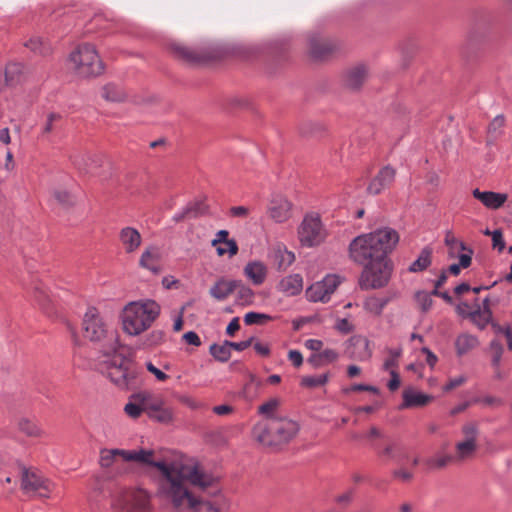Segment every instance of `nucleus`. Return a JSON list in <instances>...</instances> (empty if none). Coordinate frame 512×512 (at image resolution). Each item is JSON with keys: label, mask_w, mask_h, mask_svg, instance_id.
I'll return each mask as SVG.
<instances>
[{"label": "nucleus", "mask_w": 512, "mask_h": 512, "mask_svg": "<svg viewBox=\"0 0 512 512\" xmlns=\"http://www.w3.org/2000/svg\"><path fill=\"white\" fill-rule=\"evenodd\" d=\"M175 512H220L225 498L217 479L192 460L162 449V482Z\"/></svg>", "instance_id": "f257e3e1"}, {"label": "nucleus", "mask_w": 512, "mask_h": 512, "mask_svg": "<svg viewBox=\"0 0 512 512\" xmlns=\"http://www.w3.org/2000/svg\"><path fill=\"white\" fill-rule=\"evenodd\" d=\"M84 336L99 344L101 357L98 370L121 389H134L139 381V370L132 359L130 348L119 345L117 332L110 329L91 307L83 318Z\"/></svg>", "instance_id": "f03ea898"}, {"label": "nucleus", "mask_w": 512, "mask_h": 512, "mask_svg": "<svg viewBox=\"0 0 512 512\" xmlns=\"http://www.w3.org/2000/svg\"><path fill=\"white\" fill-rule=\"evenodd\" d=\"M398 241L396 230L388 227L378 229L354 238L349 245V256L354 262L366 265L386 258Z\"/></svg>", "instance_id": "7ed1b4c3"}, {"label": "nucleus", "mask_w": 512, "mask_h": 512, "mask_svg": "<svg viewBox=\"0 0 512 512\" xmlns=\"http://www.w3.org/2000/svg\"><path fill=\"white\" fill-rule=\"evenodd\" d=\"M300 430L297 421L283 415L258 422L252 430L254 439L265 447H280L292 441Z\"/></svg>", "instance_id": "20e7f679"}, {"label": "nucleus", "mask_w": 512, "mask_h": 512, "mask_svg": "<svg viewBox=\"0 0 512 512\" xmlns=\"http://www.w3.org/2000/svg\"><path fill=\"white\" fill-rule=\"evenodd\" d=\"M159 314V305L153 300L130 302L122 313L121 321L124 332L136 336L148 329Z\"/></svg>", "instance_id": "39448f33"}, {"label": "nucleus", "mask_w": 512, "mask_h": 512, "mask_svg": "<svg viewBox=\"0 0 512 512\" xmlns=\"http://www.w3.org/2000/svg\"><path fill=\"white\" fill-rule=\"evenodd\" d=\"M111 508L115 512H151V495L144 489L117 486L110 493Z\"/></svg>", "instance_id": "423d86ee"}, {"label": "nucleus", "mask_w": 512, "mask_h": 512, "mask_svg": "<svg viewBox=\"0 0 512 512\" xmlns=\"http://www.w3.org/2000/svg\"><path fill=\"white\" fill-rule=\"evenodd\" d=\"M70 63L75 73L83 78L99 76L104 65L94 45L83 43L70 54Z\"/></svg>", "instance_id": "0eeeda50"}, {"label": "nucleus", "mask_w": 512, "mask_h": 512, "mask_svg": "<svg viewBox=\"0 0 512 512\" xmlns=\"http://www.w3.org/2000/svg\"><path fill=\"white\" fill-rule=\"evenodd\" d=\"M392 270V263L387 257L366 264L359 279L361 289H379L386 286L391 278Z\"/></svg>", "instance_id": "6e6552de"}, {"label": "nucleus", "mask_w": 512, "mask_h": 512, "mask_svg": "<svg viewBox=\"0 0 512 512\" xmlns=\"http://www.w3.org/2000/svg\"><path fill=\"white\" fill-rule=\"evenodd\" d=\"M298 238L302 246L314 247L326 238V230L319 215L307 214L298 229Z\"/></svg>", "instance_id": "1a4fd4ad"}, {"label": "nucleus", "mask_w": 512, "mask_h": 512, "mask_svg": "<svg viewBox=\"0 0 512 512\" xmlns=\"http://www.w3.org/2000/svg\"><path fill=\"white\" fill-rule=\"evenodd\" d=\"M125 461L136 462L143 472L152 478L160 490V458L152 449L126 450Z\"/></svg>", "instance_id": "9d476101"}, {"label": "nucleus", "mask_w": 512, "mask_h": 512, "mask_svg": "<svg viewBox=\"0 0 512 512\" xmlns=\"http://www.w3.org/2000/svg\"><path fill=\"white\" fill-rule=\"evenodd\" d=\"M21 469V488L26 494H38L40 497H48V481L38 475L36 471L29 470L25 466Z\"/></svg>", "instance_id": "9b49d317"}, {"label": "nucleus", "mask_w": 512, "mask_h": 512, "mask_svg": "<svg viewBox=\"0 0 512 512\" xmlns=\"http://www.w3.org/2000/svg\"><path fill=\"white\" fill-rule=\"evenodd\" d=\"M293 204L281 194H273L268 202L267 215L275 223H284L292 216Z\"/></svg>", "instance_id": "f8f14e48"}, {"label": "nucleus", "mask_w": 512, "mask_h": 512, "mask_svg": "<svg viewBox=\"0 0 512 512\" xmlns=\"http://www.w3.org/2000/svg\"><path fill=\"white\" fill-rule=\"evenodd\" d=\"M309 53L314 59H323L337 50L338 45L332 39L323 38L318 33H312L308 38Z\"/></svg>", "instance_id": "ddd939ff"}, {"label": "nucleus", "mask_w": 512, "mask_h": 512, "mask_svg": "<svg viewBox=\"0 0 512 512\" xmlns=\"http://www.w3.org/2000/svg\"><path fill=\"white\" fill-rule=\"evenodd\" d=\"M345 355L352 360H368L372 351L369 348V340L362 336H353L346 342Z\"/></svg>", "instance_id": "4468645a"}, {"label": "nucleus", "mask_w": 512, "mask_h": 512, "mask_svg": "<svg viewBox=\"0 0 512 512\" xmlns=\"http://www.w3.org/2000/svg\"><path fill=\"white\" fill-rule=\"evenodd\" d=\"M395 175L396 170L393 167L389 165L383 167L371 180L367 191L373 195L380 194L384 189L388 188L393 183Z\"/></svg>", "instance_id": "2eb2a0df"}, {"label": "nucleus", "mask_w": 512, "mask_h": 512, "mask_svg": "<svg viewBox=\"0 0 512 512\" xmlns=\"http://www.w3.org/2000/svg\"><path fill=\"white\" fill-rule=\"evenodd\" d=\"M368 77V68L364 64H357L347 69L343 76V83L349 90H358Z\"/></svg>", "instance_id": "dca6fc26"}, {"label": "nucleus", "mask_w": 512, "mask_h": 512, "mask_svg": "<svg viewBox=\"0 0 512 512\" xmlns=\"http://www.w3.org/2000/svg\"><path fill=\"white\" fill-rule=\"evenodd\" d=\"M228 235L229 232L227 230H219L211 242L213 247H217L216 251L219 256L228 253L232 257L238 253L237 242L234 239H228Z\"/></svg>", "instance_id": "f3484780"}, {"label": "nucleus", "mask_w": 512, "mask_h": 512, "mask_svg": "<svg viewBox=\"0 0 512 512\" xmlns=\"http://www.w3.org/2000/svg\"><path fill=\"white\" fill-rule=\"evenodd\" d=\"M473 196L489 209L500 208L507 200V194L493 191H480L478 188L472 191Z\"/></svg>", "instance_id": "a211bd4d"}, {"label": "nucleus", "mask_w": 512, "mask_h": 512, "mask_svg": "<svg viewBox=\"0 0 512 512\" xmlns=\"http://www.w3.org/2000/svg\"><path fill=\"white\" fill-rule=\"evenodd\" d=\"M119 240L126 253H134L141 245L142 237L137 229L125 227L119 232Z\"/></svg>", "instance_id": "6ab92c4d"}, {"label": "nucleus", "mask_w": 512, "mask_h": 512, "mask_svg": "<svg viewBox=\"0 0 512 512\" xmlns=\"http://www.w3.org/2000/svg\"><path fill=\"white\" fill-rule=\"evenodd\" d=\"M136 398L140 401L143 412L150 419L160 421V400L147 392L139 393Z\"/></svg>", "instance_id": "aec40b11"}, {"label": "nucleus", "mask_w": 512, "mask_h": 512, "mask_svg": "<svg viewBox=\"0 0 512 512\" xmlns=\"http://www.w3.org/2000/svg\"><path fill=\"white\" fill-rule=\"evenodd\" d=\"M140 267L158 274L160 269V251L156 246L147 248L141 255L139 260Z\"/></svg>", "instance_id": "412c9836"}, {"label": "nucleus", "mask_w": 512, "mask_h": 512, "mask_svg": "<svg viewBox=\"0 0 512 512\" xmlns=\"http://www.w3.org/2000/svg\"><path fill=\"white\" fill-rule=\"evenodd\" d=\"M237 285V280H226L221 278L210 288L209 294L214 299L223 301L235 292Z\"/></svg>", "instance_id": "4be33fe9"}, {"label": "nucleus", "mask_w": 512, "mask_h": 512, "mask_svg": "<svg viewBox=\"0 0 512 512\" xmlns=\"http://www.w3.org/2000/svg\"><path fill=\"white\" fill-rule=\"evenodd\" d=\"M278 289L288 296L298 295L303 289V278L300 274L288 275L279 282Z\"/></svg>", "instance_id": "5701e85b"}, {"label": "nucleus", "mask_w": 512, "mask_h": 512, "mask_svg": "<svg viewBox=\"0 0 512 512\" xmlns=\"http://www.w3.org/2000/svg\"><path fill=\"white\" fill-rule=\"evenodd\" d=\"M244 274L254 285H261L266 279L267 267L260 261L249 262L244 268Z\"/></svg>", "instance_id": "b1692460"}, {"label": "nucleus", "mask_w": 512, "mask_h": 512, "mask_svg": "<svg viewBox=\"0 0 512 512\" xmlns=\"http://www.w3.org/2000/svg\"><path fill=\"white\" fill-rule=\"evenodd\" d=\"M431 399L432 397L427 394L416 392L412 389H406L403 392V403L400 408L425 406L431 401Z\"/></svg>", "instance_id": "393cba45"}, {"label": "nucleus", "mask_w": 512, "mask_h": 512, "mask_svg": "<svg viewBox=\"0 0 512 512\" xmlns=\"http://www.w3.org/2000/svg\"><path fill=\"white\" fill-rule=\"evenodd\" d=\"M125 453L126 450L124 449H101L99 464L102 468H111L117 464L118 457L125 461Z\"/></svg>", "instance_id": "a878e982"}, {"label": "nucleus", "mask_w": 512, "mask_h": 512, "mask_svg": "<svg viewBox=\"0 0 512 512\" xmlns=\"http://www.w3.org/2000/svg\"><path fill=\"white\" fill-rule=\"evenodd\" d=\"M171 49L176 57L189 63H197L203 60L200 53L181 44H173Z\"/></svg>", "instance_id": "bb28decb"}, {"label": "nucleus", "mask_w": 512, "mask_h": 512, "mask_svg": "<svg viewBox=\"0 0 512 512\" xmlns=\"http://www.w3.org/2000/svg\"><path fill=\"white\" fill-rule=\"evenodd\" d=\"M25 47L30 49L33 53L41 56H47L51 53L52 47L49 42L43 41L40 37H32L24 43Z\"/></svg>", "instance_id": "cd10ccee"}, {"label": "nucleus", "mask_w": 512, "mask_h": 512, "mask_svg": "<svg viewBox=\"0 0 512 512\" xmlns=\"http://www.w3.org/2000/svg\"><path fill=\"white\" fill-rule=\"evenodd\" d=\"M478 345L477 337L471 334H461L457 337L455 346L459 355L466 354Z\"/></svg>", "instance_id": "c85d7f7f"}, {"label": "nucleus", "mask_w": 512, "mask_h": 512, "mask_svg": "<svg viewBox=\"0 0 512 512\" xmlns=\"http://www.w3.org/2000/svg\"><path fill=\"white\" fill-rule=\"evenodd\" d=\"M455 449V459L458 461H463L474 455L477 449V442H472L464 439L463 441H460L456 444Z\"/></svg>", "instance_id": "c756f323"}, {"label": "nucleus", "mask_w": 512, "mask_h": 512, "mask_svg": "<svg viewBox=\"0 0 512 512\" xmlns=\"http://www.w3.org/2000/svg\"><path fill=\"white\" fill-rule=\"evenodd\" d=\"M469 317L473 321H476V317H483V323L480 324L479 322H477V326L480 329H484L486 327V325L491 320V311H490V308H489V298H485L483 300V307L482 308L479 305H477V308L474 311L469 312Z\"/></svg>", "instance_id": "7c9ffc66"}, {"label": "nucleus", "mask_w": 512, "mask_h": 512, "mask_svg": "<svg viewBox=\"0 0 512 512\" xmlns=\"http://www.w3.org/2000/svg\"><path fill=\"white\" fill-rule=\"evenodd\" d=\"M229 341L225 340L222 344H212L209 348L210 354L219 362H227L231 357Z\"/></svg>", "instance_id": "2f4dec72"}, {"label": "nucleus", "mask_w": 512, "mask_h": 512, "mask_svg": "<svg viewBox=\"0 0 512 512\" xmlns=\"http://www.w3.org/2000/svg\"><path fill=\"white\" fill-rule=\"evenodd\" d=\"M431 254L432 251L430 248L425 247L422 249L420 255L411 263L408 270L413 273L425 270L431 264Z\"/></svg>", "instance_id": "473e14b6"}, {"label": "nucleus", "mask_w": 512, "mask_h": 512, "mask_svg": "<svg viewBox=\"0 0 512 512\" xmlns=\"http://www.w3.org/2000/svg\"><path fill=\"white\" fill-rule=\"evenodd\" d=\"M294 260V254L287 249H278L275 251L274 262L278 270H286Z\"/></svg>", "instance_id": "72a5a7b5"}, {"label": "nucleus", "mask_w": 512, "mask_h": 512, "mask_svg": "<svg viewBox=\"0 0 512 512\" xmlns=\"http://www.w3.org/2000/svg\"><path fill=\"white\" fill-rule=\"evenodd\" d=\"M18 428L29 437H41L44 434L38 424L28 418H21L18 422Z\"/></svg>", "instance_id": "f704fd0d"}, {"label": "nucleus", "mask_w": 512, "mask_h": 512, "mask_svg": "<svg viewBox=\"0 0 512 512\" xmlns=\"http://www.w3.org/2000/svg\"><path fill=\"white\" fill-rule=\"evenodd\" d=\"M102 97L111 102H121L125 98L123 90L115 84H107L102 89Z\"/></svg>", "instance_id": "c9c22d12"}, {"label": "nucleus", "mask_w": 512, "mask_h": 512, "mask_svg": "<svg viewBox=\"0 0 512 512\" xmlns=\"http://www.w3.org/2000/svg\"><path fill=\"white\" fill-rule=\"evenodd\" d=\"M307 297L313 302H327L330 299L328 293L319 282L310 286L307 290Z\"/></svg>", "instance_id": "e433bc0d"}, {"label": "nucleus", "mask_w": 512, "mask_h": 512, "mask_svg": "<svg viewBox=\"0 0 512 512\" xmlns=\"http://www.w3.org/2000/svg\"><path fill=\"white\" fill-rule=\"evenodd\" d=\"M504 117L502 115L496 116L488 126V143L494 142L502 133L504 127Z\"/></svg>", "instance_id": "4c0bfd02"}, {"label": "nucleus", "mask_w": 512, "mask_h": 512, "mask_svg": "<svg viewBox=\"0 0 512 512\" xmlns=\"http://www.w3.org/2000/svg\"><path fill=\"white\" fill-rule=\"evenodd\" d=\"M207 212L208 206L201 200L191 202L185 207V213L188 214V218H198L206 215Z\"/></svg>", "instance_id": "58836bf2"}, {"label": "nucleus", "mask_w": 512, "mask_h": 512, "mask_svg": "<svg viewBox=\"0 0 512 512\" xmlns=\"http://www.w3.org/2000/svg\"><path fill=\"white\" fill-rule=\"evenodd\" d=\"M279 400L276 398H272L269 401L263 403L258 407V413L265 416V420H269L270 417L282 416L277 413L276 410L279 407Z\"/></svg>", "instance_id": "ea45409f"}, {"label": "nucleus", "mask_w": 512, "mask_h": 512, "mask_svg": "<svg viewBox=\"0 0 512 512\" xmlns=\"http://www.w3.org/2000/svg\"><path fill=\"white\" fill-rule=\"evenodd\" d=\"M473 250L468 249V253L459 255V264H451L448 267V272L454 276L459 275L461 268H468L472 262Z\"/></svg>", "instance_id": "a19ab883"}, {"label": "nucleus", "mask_w": 512, "mask_h": 512, "mask_svg": "<svg viewBox=\"0 0 512 512\" xmlns=\"http://www.w3.org/2000/svg\"><path fill=\"white\" fill-rule=\"evenodd\" d=\"M237 287H236V299L237 302L241 305H247L252 302L254 293L252 289H250L248 286L243 284L241 281H237Z\"/></svg>", "instance_id": "79ce46f5"}, {"label": "nucleus", "mask_w": 512, "mask_h": 512, "mask_svg": "<svg viewBox=\"0 0 512 512\" xmlns=\"http://www.w3.org/2000/svg\"><path fill=\"white\" fill-rule=\"evenodd\" d=\"M388 357L385 359L383 363V369L385 371H389L398 367V359L402 354L401 348H388L387 349Z\"/></svg>", "instance_id": "37998d69"}, {"label": "nucleus", "mask_w": 512, "mask_h": 512, "mask_svg": "<svg viewBox=\"0 0 512 512\" xmlns=\"http://www.w3.org/2000/svg\"><path fill=\"white\" fill-rule=\"evenodd\" d=\"M62 116L58 113H49L45 124L42 127L41 137L45 138L49 133L58 128V123L61 121Z\"/></svg>", "instance_id": "c03bdc74"}, {"label": "nucleus", "mask_w": 512, "mask_h": 512, "mask_svg": "<svg viewBox=\"0 0 512 512\" xmlns=\"http://www.w3.org/2000/svg\"><path fill=\"white\" fill-rule=\"evenodd\" d=\"M328 381V374H321L317 376H305L301 379V385L308 388H316L323 386Z\"/></svg>", "instance_id": "a18cd8bd"}, {"label": "nucleus", "mask_w": 512, "mask_h": 512, "mask_svg": "<svg viewBox=\"0 0 512 512\" xmlns=\"http://www.w3.org/2000/svg\"><path fill=\"white\" fill-rule=\"evenodd\" d=\"M364 309L375 315V316H379L382 314L383 312V306L382 304L380 303V300H378V297L376 296H371V297H368L365 301H364Z\"/></svg>", "instance_id": "49530a36"}, {"label": "nucleus", "mask_w": 512, "mask_h": 512, "mask_svg": "<svg viewBox=\"0 0 512 512\" xmlns=\"http://www.w3.org/2000/svg\"><path fill=\"white\" fill-rule=\"evenodd\" d=\"M34 298L40 305V307L46 312L49 313V295L46 290L41 286L34 287Z\"/></svg>", "instance_id": "de8ad7c7"}, {"label": "nucleus", "mask_w": 512, "mask_h": 512, "mask_svg": "<svg viewBox=\"0 0 512 512\" xmlns=\"http://www.w3.org/2000/svg\"><path fill=\"white\" fill-rule=\"evenodd\" d=\"M54 198L64 208H69L74 205L75 198L65 190H55Z\"/></svg>", "instance_id": "09e8293b"}, {"label": "nucleus", "mask_w": 512, "mask_h": 512, "mask_svg": "<svg viewBox=\"0 0 512 512\" xmlns=\"http://www.w3.org/2000/svg\"><path fill=\"white\" fill-rule=\"evenodd\" d=\"M462 433L465 440L477 442V436L479 434L477 423L473 421L466 423L462 427Z\"/></svg>", "instance_id": "8fccbe9b"}, {"label": "nucleus", "mask_w": 512, "mask_h": 512, "mask_svg": "<svg viewBox=\"0 0 512 512\" xmlns=\"http://www.w3.org/2000/svg\"><path fill=\"white\" fill-rule=\"evenodd\" d=\"M270 319L271 316L258 312H248L244 316V322L246 325L263 324Z\"/></svg>", "instance_id": "3c124183"}, {"label": "nucleus", "mask_w": 512, "mask_h": 512, "mask_svg": "<svg viewBox=\"0 0 512 512\" xmlns=\"http://www.w3.org/2000/svg\"><path fill=\"white\" fill-rule=\"evenodd\" d=\"M415 299L423 312H427L433 304L431 294L426 291H418L415 294Z\"/></svg>", "instance_id": "603ef678"}, {"label": "nucleus", "mask_w": 512, "mask_h": 512, "mask_svg": "<svg viewBox=\"0 0 512 512\" xmlns=\"http://www.w3.org/2000/svg\"><path fill=\"white\" fill-rule=\"evenodd\" d=\"M319 283L323 286V289L328 293V295L331 296L340 284V279L336 275H327Z\"/></svg>", "instance_id": "864d4df0"}, {"label": "nucleus", "mask_w": 512, "mask_h": 512, "mask_svg": "<svg viewBox=\"0 0 512 512\" xmlns=\"http://www.w3.org/2000/svg\"><path fill=\"white\" fill-rule=\"evenodd\" d=\"M490 349L492 351V365L498 367L500 365L501 357L504 352L502 344L498 340H493L490 343Z\"/></svg>", "instance_id": "5fc2aeb1"}, {"label": "nucleus", "mask_w": 512, "mask_h": 512, "mask_svg": "<svg viewBox=\"0 0 512 512\" xmlns=\"http://www.w3.org/2000/svg\"><path fill=\"white\" fill-rule=\"evenodd\" d=\"M453 460V457L450 455H443L430 458L426 461L427 465L430 468H444L448 463Z\"/></svg>", "instance_id": "6e6d98bb"}, {"label": "nucleus", "mask_w": 512, "mask_h": 512, "mask_svg": "<svg viewBox=\"0 0 512 512\" xmlns=\"http://www.w3.org/2000/svg\"><path fill=\"white\" fill-rule=\"evenodd\" d=\"M444 242L451 249H459L468 253L469 248L463 242L458 241L451 231H447Z\"/></svg>", "instance_id": "4d7b16f0"}, {"label": "nucleus", "mask_w": 512, "mask_h": 512, "mask_svg": "<svg viewBox=\"0 0 512 512\" xmlns=\"http://www.w3.org/2000/svg\"><path fill=\"white\" fill-rule=\"evenodd\" d=\"M22 66L18 63L9 64L5 71V80L8 85L14 82V75L21 72Z\"/></svg>", "instance_id": "13d9d810"}, {"label": "nucleus", "mask_w": 512, "mask_h": 512, "mask_svg": "<svg viewBox=\"0 0 512 512\" xmlns=\"http://www.w3.org/2000/svg\"><path fill=\"white\" fill-rule=\"evenodd\" d=\"M398 446L397 443L391 441L386 444L383 449L378 451V454L382 457H385L387 459H394L396 458V452H397Z\"/></svg>", "instance_id": "bf43d9fd"}, {"label": "nucleus", "mask_w": 512, "mask_h": 512, "mask_svg": "<svg viewBox=\"0 0 512 512\" xmlns=\"http://www.w3.org/2000/svg\"><path fill=\"white\" fill-rule=\"evenodd\" d=\"M125 413L131 418H138L143 412L140 401L138 403L129 402L124 407Z\"/></svg>", "instance_id": "052dcab7"}, {"label": "nucleus", "mask_w": 512, "mask_h": 512, "mask_svg": "<svg viewBox=\"0 0 512 512\" xmlns=\"http://www.w3.org/2000/svg\"><path fill=\"white\" fill-rule=\"evenodd\" d=\"M88 161L91 163H96V161L90 156H78L73 160L74 165L80 170L84 172H91L88 168Z\"/></svg>", "instance_id": "680f3d73"}, {"label": "nucleus", "mask_w": 512, "mask_h": 512, "mask_svg": "<svg viewBox=\"0 0 512 512\" xmlns=\"http://www.w3.org/2000/svg\"><path fill=\"white\" fill-rule=\"evenodd\" d=\"M493 247L497 248L500 252L505 248V242L501 230H494L492 232Z\"/></svg>", "instance_id": "e2e57ef3"}, {"label": "nucleus", "mask_w": 512, "mask_h": 512, "mask_svg": "<svg viewBox=\"0 0 512 512\" xmlns=\"http://www.w3.org/2000/svg\"><path fill=\"white\" fill-rule=\"evenodd\" d=\"M389 373H390L391 379L388 382L387 386L390 391H395L400 386V377H399L398 372L395 369L390 370Z\"/></svg>", "instance_id": "0e129e2a"}, {"label": "nucleus", "mask_w": 512, "mask_h": 512, "mask_svg": "<svg viewBox=\"0 0 512 512\" xmlns=\"http://www.w3.org/2000/svg\"><path fill=\"white\" fill-rule=\"evenodd\" d=\"M336 329L341 333L347 334L353 330V325L347 319L343 318L337 321Z\"/></svg>", "instance_id": "69168bd1"}, {"label": "nucleus", "mask_w": 512, "mask_h": 512, "mask_svg": "<svg viewBox=\"0 0 512 512\" xmlns=\"http://www.w3.org/2000/svg\"><path fill=\"white\" fill-rule=\"evenodd\" d=\"M183 339L185 340L186 343H188L190 345H193V346L201 345V340H200L199 336L197 335V333H195L194 331L186 332L183 335Z\"/></svg>", "instance_id": "338daca9"}, {"label": "nucleus", "mask_w": 512, "mask_h": 512, "mask_svg": "<svg viewBox=\"0 0 512 512\" xmlns=\"http://www.w3.org/2000/svg\"><path fill=\"white\" fill-rule=\"evenodd\" d=\"M288 359L295 367H300L303 363L302 354L298 350H290L288 352Z\"/></svg>", "instance_id": "774afa93"}]
</instances>
